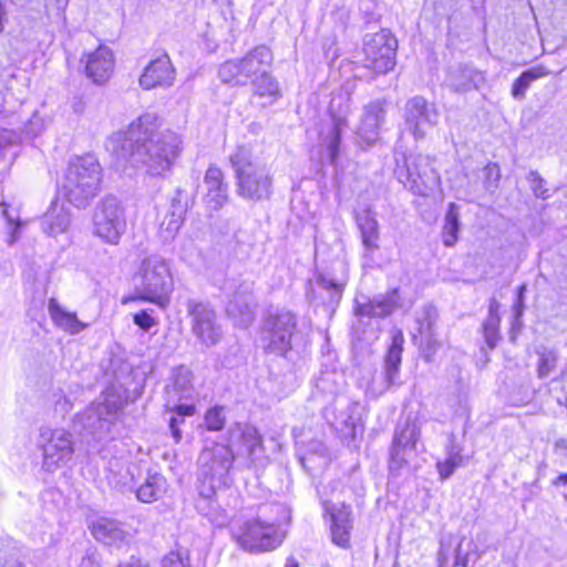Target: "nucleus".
Masks as SVG:
<instances>
[{"instance_id":"nucleus-1","label":"nucleus","mask_w":567,"mask_h":567,"mask_svg":"<svg viewBox=\"0 0 567 567\" xmlns=\"http://www.w3.org/2000/svg\"><path fill=\"white\" fill-rule=\"evenodd\" d=\"M158 128V117L145 113L133 121L125 132L114 134L109 147L117 159L142 165L152 176H164L181 155L183 141L171 131Z\"/></svg>"},{"instance_id":"nucleus-2","label":"nucleus","mask_w":567,"mask_h":567,"mask_svg":"<svg viewBox=\"0 0 567 567\" xmlns=\"http://www.w3.org/2000/svg\"><path fill=\"white\" fill-rule=\"evenodd\" d=\"M235 173L236 193L239 197L257 203L272 194L271 166L248 145H238L229 155Z\"/></svg>"},{"instance_id":"nucleus-3","label":"nucleus","mask_w":567,"mask_h":567,"mask_svg":"<svg viewBox=\"0 0 567 567\" xmlns=\"http://www.w3.org/2000/svg\"><path fill=\"white\" fill-rule=\"evenodd\" d=\"M102 183V167L92 155L72 159L64 173L62 193L76 208H86L97 196Z\"/></svg>"},{"instance_id":"nucleus-4","label":"nucleus","mask_w":567,"mask_h":567,"mask_svg":"<svg viewBox=\"0 0 567 567\" xmlns=\"http://www.w3.org/2000/svg\"><path fill=\"white\" fill-rule=\"evenodd\" d=\"M134 280L138 299L165 306L173 290L171 268L165 258L150 255L142 259Z\"/></svg>"},{"instance_id":"nucleus-5","label":"nucleus","mask_w":567,"mask_h":567,"mask_svg":"<svg viewBox=\"0 0 567 567\" xmlns=\"http://www.w3.org/2000/svg\"><path fill=\"white\" fill-rule=\"evenodd\" d=\"M274 56L266 45H257L241 58L225 61L218 68V79L230 86H246L264 69L271 66Z\"/></svg>"},{"instance_id":"nucleus-6","label":"nucleus","mask_w":567,"mask_h":567,"mask_svg":"<svg viewBox=\"0 0 567 567\" xmlns=\"http://www.w3.org/2000/svg\"><path fill=\"white\" fill-rule=\"evenodd\" d=\"M126 227L125 207L117 197L106 195L97 202L92 215L94 236L107 245L116 246Z\"/></svg>"},{"instance_id":"nucleus-7","label":"nucleus","mask_w":567,"mask_h":567,"mask_svg":"<svg viewBox=\"0 0 567 567\" xmlns=\"http://www.w3.org/2000/svg\"><path fill=\"white\" fill-rule=\"evenodd\" d=\"M235 454L229 444L213 443L202 450L198 460L197 482L225 487Z\"/></svg>"},{"instance_id":"nucleus-8","label":"nucleus","mask_w":567,"mask_h":567,"mask_svg":"<svg viewBox=\"0 0 567 567\" xmlns=\"http://www.w3.org/2000/svg\"><path fill=\"white\" fill-rule=\"evenodd\" d=\"M399 178L412 194L423 197L433 194L441 184L433 159L422 154L405 157L404 167L399 169Z\"/></svg>"},{"instance_id":"nucleus-9","label":"nucleus","mask_w":567,"mask_h":567,"mask_svg":"<svg viewBox=\"0 0 567 567\" xmlns=\"http://www.w3.org/2000/svg\"><path fill=\"white\" fill-rule=\"evenodd\" d=\"M297 328L296 316L288 310L269 312L264 320L261 342L267 352L285 355L291 349Z\"/></svg>"},{"instance_id":"nucleus-10","label":"nucleus","mask_w":567,"mask_h":567,"mask_svg":"<svg viewBox=\"0 0 567 567\" xmlns=\"http://www.w3.org/2000/svg\"><path fill=\"white\" fill-rule=\"evenodd\" d=\"M39 444L43 454L42 466L48 472L66 465L73 457V434L64 429H41Z\"/></svg>"},{"instance_id":"nucleus-11","label":"nucleus","mask_w":567,"mask_h":567,"mask_svg":"<svg viewBox=\"0 0 567 567\" xmlns=\"http://www.w3.org/2000/svg\"><path fill=\"white\" fill-rule=\"evenodd\" d=\"M398 41L389 30L367 35L363 45V65L379 74H385L395 65Z\"/></svg>"},{"instance_id":"nucleus-12","label":"nucleus","mask_w":567,"mask_h":567,"mask_svg":"<svg viewBox=\"0 0 567 567\" xmlns=\"http://www.w3.org/2000/svg\"><path fill=\"white\" fill-rule=\"evenodd\" d=\"M236 540L246 551L261 553L278 547L282 538L275 523H267L258 517L247 520L240 527Z\"/></svg>"},{"instance_id":"nucleus-13","label":"nucleus","mask_w":567,"mask_h":567,"mask_svg":"<svg viewBox=\"0 0 567 567\" xmlns=\"http://www.w3.org/2000/svg\"><path fill=\"white\" fill-rule=\"evenodd\" d=\"M186 309L190 317L192 331L199 342L206 347L216 346L223 337V331L215 310L208 303L194 299L187 300Z\"/></svg>"},{"instance_id":"nucleus-14","label":"nucleus","mask_w":567,"mask_h":567,"mask_svg":"<svg viewBox=\"0 0 567 567\" xmlns=\"http://www.w3.org/2000/svg\"><path fill=\"white\" fill-rule=\"evenodd\" d=\"M256 309L255 282L241 280L228 297L226 313L236 326L247 328L255 320Z\"/></svg>"},{"instance_id":"nucleus-15","label":"nucleus","mask_w":567,"mask_h":567,"mask_svg":"<svg viewBox=\"0 0 567 567\" xmlns=\"http://www.w3.org/2000/svg\"><path fill=\"white\" fill-rule=\"evenodd\" d=\"M404 123L414 138H424L427 131L436 125L439 113L423 96L409 99L404 105Z\"/></svg>"},{"instance_id":"nucleus-16","label":"nucleus","mask_w":567,"mask_h":567,"mask_svg":"<svg viewBox=\"0 0 567 567\" xmlns=\"http://www.w3.org/2000/svg\"><path fill=\"white\" fill-rule=\"evenodd\" d=\"M401 307V297L398 288L385 293L369 298L361 296L354 300V315L363 318H385Z\"/></svg>"},{"instance_id":"nucleus-17","label":"nucleus","mask_w":567,"mask_h":567,"mask_svg":"<svg viewBox=\"0 0 567 567\" xmlns=\"http://www.w3.org/2000/svg\"><path fill=\"white\" fill-rule=\"evenodd\" d=\"M117 411L118 405L115 402L105 401L91 404L78 417L85 431L101 439L103 433L110 432Z\"/></svg>"},{"instance_id":"nucleus-18","label":"nucleus","mask_w":567,"mask_h":567,"mask_svg":"<svg viewBox=\"0 0 567 567\" xmlns=\"http://www.w3.org/2000/svg\"><path fill=\"white\" fill-rule=\"evenodd\" d=\"M85 74L95 84H103L111 78L114 70V55L106 45H100L81 59Z\"/></svg>"},{"instance_id":"nucleus-19","label":"nucleus","mask_w":567,"mask_h":567,"mask_svg":"<svg viewBox=\"0 0 567 567\" xmlns=\"http://www.w3.org/2000/svg\"><path fill=\"white\" fill-rule=\"evenodd\" d=\"M175 81V69L167 54L152 60L140 76V85L144 90H152L157 86L168 87Z\"/></svg>"},{"instance_id":"nucleus-20","label":"nucleus","mask_w":567,"mask_h":567,"mask_svg":"<svg viewBox=\"0 0 567 567\" xmlns=\"http://www.w3.org/2000/svg\"><path fill=\"white\" fill-rule=\"evenodd\" d=\"M357 227L360 230L363 246V257L372 259L375 251L380 249V228L377 220V214L371 207H367L355 213Z\"/></svg>"},{"instance_id":"nucleus-21","label":"nucleus","mask_w":567,"mask_h":567,"mask_svg":"<svg viewBox=\"0 0 567 567\" xmlns=\"http://www.w3.org/2000/svg\"><path fill=\"white\" fill-rule=\"evenodd\" d=\"M386 106L385 100H374L364 107L358 134L369 145L379 138L380 127L385 120Z\"/></svg>"},{"instance_id":"nucleus-22","label":"nucleus","mask_w":567,"mask_h":567,"mask_svg":"<svg viewBox=\"0 0 567 567\" xmlns=\"http://www.w3.org/2000/svg\"><path fill=\"white\" fill-rule=\"evenodd\" d=\"M241 443L246 450L251 464H256L264 453L262 436L258 430L250 424L236 423L228 429L229 446Z\"/></svg>"},{"instance_id":"nucleus-23","label":"nucleus","mask_w":567,"mask_h":567,"mask_svg":"<svg viewBox=\"0 0 567 567\" xmlns=\"http://www.w3.org/2000/svg\"><path fill=\"white\" fill-rule=\"evenodd\" d=\"M241 443L246 450L251 464H256L264 453L262 436L258 430L250 424L236 423L228 429L229 446Z\"/></svg>"},{"instance_id":"nucleus-24","label":"nucleus","mask_w":567,"mask_h":567,"mask_svg":"<svg viewBox=\"0 0 567 567\" xmlns=\"http://www.w3.org/2000/svg\"><path fill=\"white\" fill-rule=\"evenodd\" d=\"M204 185L207 205L214 210L223 208L229 199V194L228 184L225 182L221 169L216 165H210L205 173Z\"/></svg>"},{"instance_id":"nucleus-25","label":"nucleus","mask_w":567,"mask_h":567,"mask_svg":"<svg viewBox=\"0 0 567 567\" xmlns=\"http://www.w3.org/2000/svg\"><path fill=\"white\" fill-rule=\"evenodd\" d=\"M484 82L483 74L468 64H456L447 70L445 85L455 93H466Z\"/></svg>"},{"instance_id":"nucleus-26","label":"nucleus","mask_w":567,"mask_h":567,"mask_svg":"<svg viewBox=\"0 0 567 567\" xmlns=\"http://www.w3.org/2000/svg\"><path fill=\"white\" fill-rule=\"evenodd\" d=\"M348 127L347 114H336L333 104L330 106V118L322 125L320 131V140L329 152V159L334 164L339 156V144L341 134Z\"/></svg>"},{"instance_id":"nucleus-27","label":"nucleus","mask_w":567,"mask_h":567,"mask_svg":"<svg viewBox=\"0 0 567 567\" xmlns=\"http://www.w3.org/2000/svg\"><path fill=\"white\" fill-rule=\"evenodd\" d=\"M331 519V539L333 544L342 548L350 545V533L352 529L351 509L344 504L328 507Z\"/></svg>"},{"instance_id":"nucleus-28","label":"nucleus","mask_w":567,"mask_h":567,"mask_svg":"<svg viewBox=\"0 0 567 567\" xmlns=\"http://www.w3.org/2000/svg\"><path fill=\"white\" fill-rule=\"evenodd\" d=\"M220 486L197 482L198 498L196 499V509L203 516L210 520H217L224 516V509L218 502V491Z\"/></svg>"},{"instance_id":"nucleus-29","label":"nucleus","mask_w":567,"mask_h":567,"mask_svg":"<svg viewBox=\"0 0 567 567\" xmlns=\"http://www.w3.org/2000/svg\"><path fill=\"white\" fill-rule=\"evenodd\" d=\"M252 87V99H259L262 107L271 105L280 96L281 91L278 81L270 74L269 69H264L250 82Z\"/></svg>"},{"instance_id":"nucleus-30","label":"nucleus","mask_w":567,"mask_h":567,"mask_svg":"<svg viewBox=\"0 0 567 567\" xmlns=\"http://www.w3.org/2000/svg\"><path fill=\"white\" fill-rule=\"evenodd\" d=\"M92 535L107 546H118L127 542L130 536L120 522L105 517L93 523Z\"/></svg>"},{"instance_id":"nucleus-31","label":"nucleus","mask_w":567,"mask_h":567,"mask_svg":"<svg viewBox=\"0 0 567 567\" xmlns=\"http://www.w3.org/2000/svg\"><path fill=\"white\" fill-rule=\"evenodd\" d=\"M71 225V215L62 205L52 203L41 219V228L48 236L65 233Z\"/></svg>"},{"instance_id":"nucleus-32","label":"nucleus","mask_w":567,"mask_h":567,"mask_svg":"<svg viewBox=\"0 0 567 567\" xmlns=\"http://www.w3.org/2000/svg\"><path fill=\"white\" fill-rule=\"evenodd\" d=\"M165 390L167 394L166 406H169L171 403L189 399L193 393L192 372L184 367L175 369L173 381L166 385Z\"/></svg>"},{"instance_id":"nucleus-33","label":"nucleus","mask_w":567,"mask_h":567,"mask_svg":"<svg viewBox=\"0 0 567 567\" xmlns=\"http://www.w3.org/2000/svg\"><path fill=\"white\" fill-rule=\"evenodd\" d=\"M48 310L53 322L71 334H76L86 327L74 312L64 310L53 298L49 300Z\"/></svg>"},{"instance_id":"nucleus-34","label":"nucleus","mask_w":567,"mask_h":567,"mask_svg":"<svg viewBox=\"0 0 567 567\" xmlns=\"http://www.w3.org/2000/svg\"><path fill=\"white\" fill-rule=\"evenodd\" d=\"M403 342V334L401 331H399L393 336L391 346L388 350L384 361L385 381L388 383V386L395 384L399 374V368L401 364Z\"/></svg>"},{"instance_id":"nucleus-35","label":"nucleus","mask_w":567,"mask_h":567,"mask_svg":"<svg viewBox=\"0 0 567 567\" xmlns=\"http://www.w3.org/2000/svg\"><path fill=\"white\" fill-rule=\"evenodd\" d=\"M436 319V310L433 307H427L425 309V318L420 327V332L426 334V339L424 343L422 344V353L425 359V361L430 362L432 361L433 357L440 349L441 344L435 339L433 333V326L435 323Z\"/></svg>"},{"instance_id":"nucleus-36","label":"nucleus","mask_w":567,"mask_h":567,"mask_svg":"<svg viewBox=\"0 0 567 567\" xmlns=\"http://www.w3.org/2000/svg\"><path fill=\"white\" fill-rule=\"evenodd\" d=\"M550 74V71L542 65H535L524 71L512 85V95L515 100L522 101L525 99L526 91L530 84Z\"/></svg>"},{"instance_id":"nucleus-37","label":"nucleus","mask_w":567,"mask_h":567,"mask_svg":"<svg viewBox=\"0 0 567 567\" xmlns=\"http://www.w3.org/2000/svg\"><path fill=\"white\" fill-rule=\"evenodd\" d=\"M419 437L420 427L414 421L406 420L395 429L391 445L403 446L405 451L415 450Z\"/></svg>"},{"instance_id":"nucleus-38","label":"nucleus","mask_w":567,"mask_h":567,"mask_svg":"<svg viewBox=\"0 0 567 567\" xmlns=\"http://www.w3.org/2000/svg\"><path fill=\"white\" fill-rule=\"evenodd\" d=\"M166 480L159 474L146 478L145 483L136 489V497L143 503L157 501L165 491Z\"/></svg>"},{"instance_id":"nucleus-39","label":"nucleus","mask_w":567,"mask_h":567,"mask_svg":"<svg viewBox=\"0 0 567 567\" xmlns=\"http://www.w3.org/2000/svg\"><path fill=\"white\" fill-rule=\"evenodd\" d=\"M460 230V207L455 203H450L444 218L442 230L443 243L447 247H453L457 241Z\"/></svg>"},{"instance_id":"nucleus-40","label":"nucleus","mask_w":567,"mask_h":567,"mask_svg":"<svg viewBox=\"0 0 567 567\" xmlns=\"http://www.w3.org/2000/svg\"><path fill=\"white\" fill-rule=\"evenodd\" d=\"M171 412L172 416L169 419V430L175 440V442H179L182 439V431L179 430V425L184 422L185 416H190L195 413L194 404H181L178 402L171 403L169 406H166Z\"/></svg>"},{"instance_id":"nucleus-41","label":"nucleus","mask_w":567,"mask_h":567,"mask_svg":"<svg viewBox=\"0 0 567 567\" xmlns=\"http://www.w3.org/2000/svg\"><path fill=\"white\" fill-rule=\"evenodd\" d=\"M188 208L187 194L182 189H176L175 196L172 198V215L167 223L169 231H177L183 221V217Z\"/></svg>"},{"instance_id":"nucleus-42","label":"nucleus","mask_w":567,"mask_h":567,"mask_svg":"<svg viewBox=\"0 0 567 567\" xmlns=\"http://www.w3.org/2000/svg\"><path fill=\"white\" fill-rule=\"evenodd\" d=\"M415 450L405 451L403 446L391 445L389 454V472L392 476H399L401 471L409 466L410 458Z\"/></svg>"},{"instance_id":"nucleus-43","label":"nucleus","mask_w":567,"mask_h":567,"mask_svg":"<svg viewBox=\"0 0 567 567\" xmlns=\"http://www.w3.org/2000/svg\"><path fill=\"white\" fill-rule=\"evenodd\" d=\"M536 354L539 358L537 363V377L545 379L555 370L558 354L555 350H548L545 347L538 348Z\"/></svg>"},{"instance_id":"nucleus-44","label":"nucleus","mask_w":567,"mask_h":567,"mask_svg":"<svg viewBox=\"0 0 567 567\" xmlns=\"http://www.w3.org/2000/svg\"><path fill=\"white\" fill-rule=\"evenodd\" d=\"M316 284L327 292H329V302L337 305L340 302L346 282L338 281L333 278L328 277L324 274H318L316 277Z\"/></svg>"},{"instance_id":"nucleus-45","label":"nucleus","mask_w":567,"mask_h":567,"mask_svg":"<svg viewBox=\"0 0 567 567\" xmlns=\"http://www.w3.org/2000/svg\"><path fill=\"white\" fill-rule=\"evenodd\" d=\"M499 324L501 318H495L493 316H487L483 322V336L489 350H494L501 340Z\"/></svg>"},{"instance_id":"nucleus-46","label":"nucleus","mask_w":567,"mask_h":567,"mask_svg":"<svg viewBox=\"0 0 567 567\" xmlns=\"http://www.w3.org/2000/svg\"><path fill=\"white\" fill-rule=\"evenodd\" d=\"M530 189L537 198L547 199L550 197L549 189L545 187L546 181L537 171H530L527 175Z\"/></svg>"},{"instance_id":"nucleus-47","label":"nucleus","mask_w":567,"mask_h":567,"mask_svg":"<svg viewBox=\"0 0 567 567\" xmlns=\"http://www.w3.org/2000/svg\"><path fill=\"white\" fill-rule=\"evenodd\" d=\"M205 424L209 431H220L225 425L223 409L215 406L205 414Z\"/></svg>"},{"instance_id":"nucleus-48","label":"nucleus","mask_w":567,"mask_h":567,"mask_svg":"<svg viewBox=\"0 0 567 567\" xmlns=\"http://www.w3.org/2000/svg\"><path fill=\"white\" fill-rule=\"evenodd\" d=\"M484 178L486 190L494 192L498 187V182L501 179L499 166L496 163H488L484 167Z\"/></svg>"},{"instance_id":"nucleus-49","label":"nucleus","mask_w":567,"mask_h":567,"mask_svg":"<svg viewBox=\"0 0 567 567\" xmlns=\"http://www.w3.org/2000/svg\"><path fill=\"white\" fill-rule=\"evenodd\" d=\"M455 540L453 535H447L441 539L440 550L437 553L439 567H444L447 564L450 551Z\"/></svg>"},{"instance_id":"nucleus-50","label":"nucleus","mask_w":567,"mask_h":567,"mask_svg":"<svg viewBox=\"0 0 567 567\" xmlns=\"http://www.w3.org/2000/svg\"><path fill=\"white\" fill-rule=\"evenodd\" d=\"M161 567H189L187 557L179 551H171L161 561Z\"/></svg>"},{"instance_id":"nucleus-51","label":"nucleus","mask_w":567,"mask_h":567,"mask_svg":"<svg viewBox=\"0 0 567 567\" xmlns=\"http://www.w3.org/2000/svg\"><path fill=\"white\" fill-rule=\"evenodd\" d=\"M43 120L39 117L37 114H34L24 125V133L29 137H35L43 131Z\"/></svg>"},{"instance_id":"nucleus-52","label":"nucleus","mask_w":567,"mask_h":567,"mask_svg":"<svg viewBox=\"0 0 567 567\" xmlns=\"http://www.w3.org/2000/svg\"><path fill=\"white\" fill-rule=\"evenodd\" d=\"M133 321L144 331H148L155 324L154 318L151 317L146 311L135 313Z\"/></svg>"},{"instance_id":"nucleus-53","label":"nucleus","mask_w":567,"mask_h":567,"mask_svg":"<svg viewBox=\"0 0 567 567\" xmlns=\"http://www.w3.org/2000/svg\"><path fill=\"white\" fill-rule=\"evenodd\" d=\"M79 567H102L97 551L94 548H87L85 555L81 559Z\"/></svg>"},{"instance_id":"nucleus-54","label":"nucleus","mask_w":567,"mask_h":567,"mask_svg":"<svg viewBox=\"0 0 567 567\" xmlns=\"http://www.w3.org/2000/svg\"><path fill=\"white\" fill-rule=\"evenodd\" d=\"M462 450L451 441L450 446L447 447V457L446 461L452 463L454 466L458 467L463 464V456L461 454Z\"/></svg>"},{"instance_id":"nucleus-55","label":"nucleus","mask_w":567,"mask_h":567,"mask_svg":"<svg viewBox=\"0 0 567 567\" xmlns=\"http://www.w3.org/2000/svg\"><path fill=\"white\" fill-rule=\"evenodd\" d=\"M336 377L337 374L336 373H324L321 375V378L319 379V386L322 388L323 391H329L331 393H336L340 390V386H336V388H329L328 383L330 382H336Z\"/></svg>"},{"instance_id":"nucleus-56","label":"nucleus","mask_w":567,"mask_h":567,"mask_svg":"<svg viewBox=\"0 0 567 567\" xmlns=\"http://www.w3.org/2000/svg\"><path fill=\"white\" fill-rule=\"evenodd\" d=\"M436 467H437L441 480L449 478L454 473V471L457 468L456 466H454L452 463H450L446 460L443 462H437Z\"/></svg>"},{"instance_id":"nucleus-57","label":"nucleus","mask_w":567,"mask_h":567,"mask_svg":"<svg viewBox=\"0 0 567 567\" xmlns=\"http://www.w3.org/2000/svg\"><path fill=\"white\" fill-rule=\"evenodd\" d=\"M462 542L463 538L457 542L455 555H454V566L467 567L468 564V554L462 553Z\"/></svg>"},{"instance_id":"nucleus-58","label":"nucleus","mask_w":567,"mask_h":567,"mask_svg":"<svg viewBox=\"0 0 567 567\" xmlns=\"http://www.w3.org/2000/svg\"><path fill=\"white\" fill-rule=\"evenodd\" d=\"M0 567H24L16 555H9L0 559Z\"/></svg>"},{"instance_id":"nucleus-59","label":"nucleus","mask_w":567,"mask_h":567,"mask_svg":"<svg viewBox=\"0 0 567 567\" xmlns=\"http://www.w3.org/2000/svg\"><path fill=\"white\" fill-rule=\"evenodd\" d=\"M555 451L561 457L567 458V439H559L555 442Z\"/></svg>"},{"instance_id":"nucleus-60","label":"nucleus","mask_w":567,"mask_h":567,"mask_svg":"<svg viewBox=\"0 0 567 567\" xmlns=\"http://www.w3.org/2000/svg\"><path fill=\"white\" fill-rule=\"evenodd\" d=\"M117 567H148L147 564H144L140 558L132 557L126 563H121Z\"/></svg>"},{"instance_id":"nucleus-61","label":"nucleus","mask_w":567,"mask_h":567,"mask_svg":"<svg viewBox=\"0 0 567 567\" xmlns=\"http://www.w3.org/2000/svg\"><path fill=\"white\" fill-rule=\"evenodd\" d=\"M498 310H499V303L495 299H492L489 301L488 316L499 318Z\"/></svg>"},{"instance_id":"nucleus-62","label":"nucleus","mask_w":567,"mask_h":567,"mask_svg":"<svg viewBox=\"0 0 567 567\" xmlns=\"http://www.w3.org/2000/svg\"><path fill=\"white\" fill-rule=\"evenodd\" d=\"M56 405L64 413L68 412L71 409V403H70L69 399H66L65 396H63L62 401H58Z\"/></svg>"},{"instance_id":"nucleus-63","label":"nucleus","mask_w":567,"mask_h":567,"mask_svg":"<svg viewBox=\"0 0 567 567\" xmlns=\"http://www.w3.org/2000/svg\"><path fill=\"white\" fill-rule=\"evenodd\" d=\"M553 484L556 486L559 485H566L567 484V473L558 475L554 481Z\"/></svg>"},{"instance_id":"nucleus-64","label":"nucleus","mask_w":567,"mask_h":567,"mask_svg":"<svg viewBox=\"0 0 567 567\" xmlns=\"http://www.w3.org/2000/svg\"><path fill=\"white\" fill-rule=\"evenodd\" d=\"M73 110H74V112H76V113H81V112H83V110H84V104H83V102H82V100H81V99H79L78 101H75V102L73 103Z\"/></svg>"}]
</instances>
